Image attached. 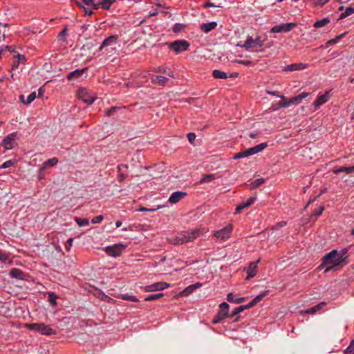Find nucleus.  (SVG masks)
<instances>
[{
    "instance_id": "obj_21",
    "label": "nucleus",
    "mask_w": 354,
    "mask_h": 354,
    "mask_svg": "<svg viewBox=\"0 0 354 354\" xmlns=\"http://www.w3.org/2000/svg\"><path fill=\"white\" fill-rule=\"evenodd\" d=\"M59 160L57 158H52L50 159H48L44 163L42 164L41 167L40 168V171L45 170L48 167H53L55 166L58 163Z\"/></svg>"
},
{
    "instance_id": "obj_58",
    "label": "nucleus",
    "mask_w": 354,
    "mask_h": 354,
    "mask_svg": "<svg viewBox=\"0 0 354 354\" xmlns=\"http://www.w3.org/2000/svg\"><path fill=\"white\" fill-rule=\"evenodd\" d=\"M66 35V30H62L58 35L59 40L61 41L64 42L65 39H64V36Z\"/></svg>"
},
{
    "instance_id": "obj_44",
    "label": "nucleus",
    "mask_w": 354,
    "mask_h": 354,
    "mask_svg": "<svg viewBox=\"0 0 354 354\" xmlns=\"http://www.w3.org/2000/svg\"><path fill=\"white\" fill-rule=\"evenodd\" d=\"M97 4H100V8L102 7L104 10H109L111 6V2L110 0H104L97 2Z\"/></svg>"
},
{
    "instance_id": "obj_35",
    "label": "nucleus",
    "mask_w": 354,
    "mask_h": 354,
    "mask_svg": "<svg viewBox=\"0 0 354 354\" xmlns=\"http://www.w3.org/2000/svg\"><path fill=\"white\" fill-rule=\"evenodd\" d=\"M84 5L91 7L93 9L97 10L100 8V4H97L94 0H82Z\"/></svg>"
},
{
    "instance_id": "obj_3",
    "label": "nucleus",
    "mask_w": 354,
    "mask_h": 354,
    "mask_svg": "<svg viewBox=\"0 0 354 354\" xmlns=\"http://www.w3.org/2000/svg\"><path fill=\"white\" fill-rule=\"evenodd\" d=\"M268 147L267 142H262L258 145H256L253 147L247 149L244 151H240L239 153H236L234 156L233 159H239L243 158L245 157H248L250 156L256 154L263 149H265Z\"/></svg>"
},
{
    "instance_id": "obj_64",
    "label": "nucleus",
    "mask_w": 354,
    "mask_h": 354,
    "mask_svg": "<svg viewBox=\"0 0 354 354\" xmlns=\"http://www.w3.org/2000/svg\"><path fill=\"white\" fill-rule=\"evenodd\" d=\"M200 286H201V283H196V284H193V285H191V286H188L187 288V290H188V289H195V288H196L198 287H200Z\"/></svg>"
},
{
    "instance_id": "obj_4",
    "label": "nucleus",
    "mask_w": 354,
    "mask_h": 354,
    "mask_svg": "<svg viewBox=\"0 0 354 354\" xmlns=\"http://www.w3.org/2000/svg\"><path fill=\"white\" fill-rule=\"evenodd\" d=\"M26 328L29 330H36L44 335H50L56 333V331L54 329L44 323L27 324Z\"/></svg>"
},
{
    "instance_id": "obj_41",
    "label": "nucleus",
    "mask_w": 354,
    "mask_h": 354,
    "mask_svg": "<svg viewBox=\"0 0 354 354\" xmlns=\"http://www.w3.org/2000/svg\"><path fill=\"white\" fill-rule=\"evenodd\" d=\"M48 301L50 302V304L52 306H56L57 305L56 300L57 299V295L53 292H48Z\"/></svg>"
},
{
    "instance_id": "obj_18",
    "label": "nucleus",
    "mask_w": 354,
    "mask_h": 354,
    "mask_svg": "<svg viewBox=\"0 0 354 354\" xmlns=\"http://www.w3.org/2000/svg\"><path fill=\"white\" fill-rule=\"evenodd\" d=\"M308 65L304 63H295L288 65L284 67V71H301L306 68Z\"/></svg>"
},
{
    "instance_id": "obj_31",
    "label": "nucleus",
    "mask_w": 354,
    "mask_h": 354,
    "mask_svg": "<svg viewBox=\"0 0 354 354\" xmlns=\"http://www.w3.org/2000/svg\"><path fill=\"white\" fill-rule=\"evenodd\" d=\"M36 97V92L31 93L26 98V100H24V96L21 95L20 99L21 100L22 102L25 104H30Z\"/></svg>"
},
{
    "instance_id": "obj_43",
    "label": "nucleus",
    "mask_w": 354,
    "mask_h": 354,
    "mask_svg": "<svg viewBox=\"0 0 354 354\" xmlns=\"http://www.w3.org/2000/svg\"><path fill=\"white\" fill-rule=\"evenodd\" d=\"M344 354H353L354 353V338L351 341L349 346L344 350Z\"/></svg>"
},
{
    "instance_id": "obj_6",
    "label": "nucleus",
    "mask_w": 354,
    "mask_h": 354,
    "mask_svg": "<svg viewBox=\"0 0 354 354\" xmlns=\"http://www.w3.org/2000/svg\"><path fill=\"white\" fill-rule=\"evenodd\" d=\"M127 247V245L126 244L118 243L113 245L106 246L104 250L109 256L117 257L121 255Z\"/></svg>"
},
{
    "instance_id": "obj_61",
    "label": "nucleus",
    "mask_w": 354,
    "mask_h": 354,
    "mask_svg": "<svg viewBox=\"0 0 354 354\" xmlns=\"http://www.w3.org/2000/svg\"><path fill=\"white\" fill-rule=\"evenodd\" d=\"M183 26L182 24H176L174 26V30L175 32L179 31L180 30L182 29Z\"/></svg>"
},
{
    "instance_id": "obj_49",
    "label": "nucleus",
    "mask_w": 354,
    "mask_h": 354,
    "mask_svg": "<svg viewBox=\"0 0 354 354\" xmlns=\"http://www.w3.org/2000/svg\"><path fill=\"white\" fill-rule=\"evenodd\" d=\"M122 298L124 300L131 301L133 302L138 301V299L135 296L123 295Z\"/></svg>"
},
{
    "instance_id": "obj_36",
    "label": "nucleus",
    "mask_w": 354,
    "mask_h": 354,
    "mask_svg": "<svg viewBox=\"0 0 354 354\" xmlns=\"http://www.w3.org/2000/svg\"><path fill=\"white\" fill-rule=\"evenodd\" d=\"M346 32H344V33H342L337 37H335V38L333 39H331L330 40H328L327 42H326V44H328V45H330V44H335L337 42H339L341 41V39L344 37L346 35Z\"/></svg>"
},
{
    "instance_id": "obj_8",
    "label": "nucleus",
    "mask_w": 354,
    "mask_h": 354,
    "mask_svg": "<svg viewBox=\"0 0 354 354\" xmlns=\"http://www.w3.org/2000/svg\"><path fill=\"white\" fill-rule=\"evenodd\" d=\"M6 49H8V50L14 53V58L15 59L13 62L12 70L18 68L20 64H25L26 63V57L24 55H21L16 52L14 48V46H6Z\"/></svg>"
},
{
    "instance_id": "obj_45",
    "label": "nucleus",
    "mask_w": 354,
    "mask_h": 354,
    "mask_svg": "<svg viewBox=\"0 0 354 354\" xmlns=\"http://www.w3.org/2000/svg\"><path fill=\"white\" fill-rule=\"evenodd\" d=\"M15 162H16V160L14 159L7 160V161L4 162L2 165H0V169H6V168L12 167L15 165Z\"/></svg>"
},
{
    "instance_id": "obj_29",
    "label": "nucleus",
    "mask_w": 354,
    "mask_h": 354,
    "mask_svg": "<svg viewBox=\"0 0 354 354\" xmlns=\"http://www.w3.org/2000/svg\"><path fill=\"white\" fill-rule=\"evenodd\" d=\"M215 179L214 174H205L203 178L198 181V185H202L207 183H210Z\"/></svg>"
},
{
    "instance_id": "obj_20",
    "label": "nucleus",
    "mask_w": 354,
    "mask_h": 354,
    "mask_svg": "<svg viewBox=\"0 0 354 354\" xmlns=\"http://www.w3.org/2000/svg\"><path fill=\"white\" fill-rule=\"evenodd\" d=\"M168 81V78L161 75H153L151 77V82L158 86H164Z\"/></svg>"
},
{
    "instance_id": "obj_51",
    "label": "nucleus",
    "mask_w": 354,
    "mask_h": 354,
    "mask_svg": "<svg viewBox=\"0 0 354 354\" xmlns=\"http://www.w3.org/2000/svg\"><path fill=\"white\" fill-rule=\"evenodd\" d=\"M324 210V207L323 205H321L320 207H319V208L315 209L314 210L313 214L315 216H320L323 213Z\"/></svg>"
},
{
    "instance_id": "obj_59",
    "label": "nucleus",
    "mask_w": 354,
    "mask_h": 354,
    "mask_svg": "<svg viewBox=\"0 0 354 354\" xmlns=\"http://www.w3.org/2000/svg\"><path fill=\"white\" fill-rule=\"evenodd\" d=\"M169 44H187V43L184 40H176L169 43Z\"/></svg>"
},
{
    "instance_id": "obj_22",
    "label": "nucleus",
    "mask_w": 354,
    "mask_h": 354,
    "mask_svg": "<svg viewBox=\"0 0 354 354\" xmlns=\"http://www.w3.org/2000/svg\"><path fill=\"white\" fill-rule=\"evenodd\" d=\"M10 276L15 279H24V273L19 268H12L10 271Z\"/></svg>"
},
{
    "instance_id": "obj_38",
    "label": "nucleus",
    "mask_w": 354,
    "mask_h": 354,
    "mask_svg": "<svg viewBox=\"0 0 354 354\" xmlns=\"http://www.w3.org/2000/svg\"><path fill=\"white\" fill-rule=\"evenodd\" d=\"M124 108L125 106H112L106 111L105 115L110 117L113 115L118 110Z\"/></svg>"
},
{
    "instance_id": "obj_32",
    "label": "nucleus",
    "mask_w": 354,
    "mask_h": 354,
    "mask_svg": "<svg viewBox=\"0 0 354 354\" xmlns=\"http://www.w3.org/2000/svg\"><path fill=\"white\" fill-rule=\"evenodd\" d=\"M330 19L328 17L324 18L322 20H318L314 24V27L319 28H322L326 26L328 23H330Z\"/></svg>"
},
{
    "instance_id": "obj_15",
    "label": "nucleus",
    "mask_w": 354,
    "mask_h": 354,
    "mask_svg": "<svg viewBox=\"0 0 354 354\" xmlns=\"http://www.w3.org/2000/svg\"><path fill=\"white\" fill-rule=\"evenodd\" d=\"M187 195V192H180V191L175 192L171 194V195L169 198L168 201L171 204H176L178 201H180L181 199H183L184 197H185Z\"/></svg>"
},
{
    "instance_id": "obj_60",
    "label": "nucleus",
    "mask_w": 354,
    "mask_h": 354,
    "mask_svg": "<svg viewBox=\"0 0 354 354\" xmlns=\"http://www.w3.org/2000/svg\"><path fill=\"white\" fill-rule=\"evenodd\" d=\"M203 6L205 8H208V7H221V6H216L214 3H212V2H207L205 3Z\"/></svg>"
},
{
    "instance_id": "obj_57",
    "label": "nucleus",
    "mask_w": 354,
    "mask_h": 354,
    "mask_svg": "<svg viewBox=\"0 0 354 354\" xmlns=\"http://www.w3.org/2000/svg\"><path fill=\"white\" fill-rule=\"evenodd\" d=\"M92 9L91 7H88V8H86V7H84V11L85 12V14L86 15H92L93 12L92 11Z\"/></svg>"
},
{
    "instance_id": "obj_19",
    "label": "nucleus",
    "mask_w": 354,
    "mask_h": 354,
    "mask_svg": "<svg viewBox=\"0 0 354 354\" xmlns=\"http://www.w3.org/2000/svg\"><path fill=\"white\" fill-rule=\"evenodd\" d=\"M87 71V68H83V69H77L75 71H73L72 72H71L68 76H67V79L68 80H75V79H78L79 77H80L86 71Z\"/></svg>"
},
{
    "instance_id": "obj_48",
    "label": "nucleus",
    "mask_w": 354,
    "mask_h": 354,
    "mask_svg": "<svg viewBox=\"0 0 354 354\" xmlns=\"http://www.w3.org/2000/svg\"><path fill=\"white\" fill-rule=\"evenodd\" d=\"M243 311V310L242 309V307H241V306L239 307H236V308H234L233 310L232 311V313L230 314V317H233Z\"/></svg>"
},
{
    "instance_id": "obj_34",
    "label": "nucleus",
    "mask_w": 354,
    "mask_h": 354,
    "mask_svg": "<svg viewBox=\"0 0 354 354\" xmlns=\"http://www.w3.org/2000/svg\"><path fill=\"white\" fill-rule=\"evenodd\" d=\"M353 13H354V7H351V6L348 7L346 8L345 11L339 15V19H344Z\"/></svg>"
},
{
    "instance_id": "obj_16",
    "label": "nucleus",
    "mask_w": 354,
    "mask_h": 354,
    "mask_svg": "<svg viewBox=\"0 0 354 354\" xmlns=\"http://www.w3.org/2000/svg\"><path fill=\"white\" fill-rule=\"evenodd\" d=\"M256 198H257L256 196H251L249 198H248L246 202H242L241 203L238 205L235 209L234 213L239 214L245 208L250 207L251 205L253 204V203L255 201Z\"/></svg>"
},
{
    "instance_id": "obj_33",
    "label": "nucleus",
    "mask_w": 354,
    "mask_h": 354,
    "mask_svg": "<svg viewBox=\"0 0 354 354\" xmlns=\"http://www.w3.org/2000/svg\"><path fill=\"white\" fill-rule=\"evenodd\" d=\"M189 46H169L171 50L179 53L188 50Z\"/></svg>"
},
{
    "instance_id": "obj_50",
    "label": "nucleus",
    "mask_w": 354,
    "mask_h": 354,
    "mask_svg": "<svg viewBox=\"0 0 354 354\" xmlns=\"http://www.w3.org/2000/svg\"><path fill=\"white\" fill-rule=\"evenodd\" d=\"M104 219V216L102 215L97 216L92 218L91 223L93 224H96L100 223Z\"/></svg>"
},
{
    "instance_id": "obj_53",
    "label": "nucleus",
    "mask_w": 354,
    "mask_h": 354,
    "mask_svg": "<svg viewBox=\"0 0 354 354\" xmlns=\"http://www.w3.org/2000/svg\"><path fill=\"white\" fill-rule=\"evenodd\" d=\"M187 139L190 143H193L196 139V135L194 133H188L187 135Z\"/></svg>"
},
{
    "instance_id": "obj_56",
    "label": "nucleus",
    "mask_w": 354,
    "mask_h": 354,
    "mask_svg": "<svg viewBox=\"0 0 354 354\" xmlns=\"http://www.w3.org/2000/svg\"><path fill=\"white\" fill-rule=\"evenodd\" d=\"M329 0H315V6H324L326 4Z\"/></svg>"
},
{
    "instance_id": "obj_27",
    "label": "nucleus",
    "mask_w": 354,
    "mask_h": 354,
    "mask_svg": "<svg viewBox=\"0 0 354 354\" xmlns=\"http://www.w3.org/2000/svg\"><path fill=\"white\" fill-rule=\"evenodd\" d=\"M354 171V166L353 167H340L333 169L334 174H339L341 172H346V174H351Z\"/></svg>"
},
{
    "instance_id": "obj_10",
    "label": "nucleus",
    "mask_w": 354,
    "mask_h": 354,
    "mask_svg": "<svg viewBox=\"0 0 354 354\" xmlns=\"http://www.w3.org/2000/svg\"><path fill=\"white\" fill-rule=\"evenodd\" d=\"M77 95L80 99L88 104H92L95 100V97L91 95L85 88H80Z\"/></svg>"
},
{
    "instance_id": "obj_37",
    "label": "nucleus",
    "mask_w": 354,
    "mask_h": 354,
    "mask_svg": "<svg viewBox=\"0 0 354 354\" xmlns=\"http://www.w3.org/2000/svg\"><path fill=\"white\" fill-rule=\"evenodd\" d=\"M281 101L279 103L280 107H288L292 104L290 98H286L285 96H281Z\"/></svg>"
},
{
    "instance_id": "obj_46",
    "label": "nucleus",
    "mask_w": 354,
    "mask_h": 354,
    "mask_svg": "<svg viewBox=\"0 0 354 354\" xmlns=\"http://www.w3.org/2000/svg\"><path fill=\"white\" fill-rule=\"evenodd\" d=\"M0 261L3 263H6L7 261L9 263L12 262V261L9 259L8 255L1 251H0Z\"/></svg>"
},
{
    "instance_id": "obj_7",
    "label": "nucleus",
    "mask_w": 354,
    "mask_h": 354,
    "mask_svg": "<svg viewBox=\"0 0 354 354\" xmlns=\"http://www.w3.org/2000/svg\"><path fill=\"white\" fill-rule=\"evenodd\" d=\"M17 135V132H13L8 134L2 140L1 146H2L6 150L13 149L17 145L16 142Z\"/></svg>"
},
{
    "instance_id": "obj_9",
    "label": "nucleus",
    "mask_w": 354,
    "mask_h": 354,
    "mask_svg": "<svg viewBox=\"0 0 354 354\" xmlns=\"http://www.w3.org/2000/svg\"><path fill=\"white\" fill-rule=\"evenodd\" d=\"M232 225L231 224L227 225L220 230L215 231L214 236L221 241H225L230 238L232 232Z\"/></svg>"
},
{
    "instance_id": "obj_40",
    "label": "nucleus",
    "mask_w": 354,
    "mask_h": 354,
    "mask_svg": "<svg viewBox=\"0 0 354 354\" xmlns=\"http://www.w3.org/2000/svg\"><path fill=\"white\" fill-rule=\"evenodd\" d=\"M162 297H163V293L153 294V295H149L147 297H145V301H151L158 299Z\"/></svg>"
},
{
    "instance_id": "obj_11",
    "label": "nucleus",
    "mask_w": 354,
    "mask_h": 354,
    "mask_svg": "<svg viewBox=\"0 0 354 354\" xmlns=\"http://www.w3.org/2000/svg\"><path fill=\"white\" fill-rule=\"evenodd\" d=\"M297 26L296 23H286L281 24L277 26H274L272 28V32H286L292 30L293 28Z\"/></svg>"
},
{
    "instance_id": "obj_47",
    "label": "nucleus",
    "mask_w": 354,
    "mask_h": 354,
    "mask_svg": "<svg viewBox=\"0 0 354 354\" xmlns=\"http://www.w3.org/2000/svg\"><path fill=\"white\" fill-rule=\"evenodd\" d=\"M234 62L236 63L243 64L245 66L254 65L253 62L248 59H236Z\"/></svg>"
},
{
    "instance_id": "obj_1",
    "label": "nucleus",
    "mask_w": 354,
    "mask_h": 354,
    "mask_svg": "<svg viewBox=\"0 0 354 354\" xmlns=\"http://www.w3.org/2000/svg\"><path fill=\"white\" fill-rule=\"evenodd\" d=\"M200 234L199 230H193L191 232H181L175 236L169 238L168 242L174 245H182L189 241H193Z\"/></svg>"
},
{
    "instance_id": "obj_17",
    "label": "nucleus",
    "mask_w": 354,
    "mask_h": 354,
    "mask_svg": "<svg viewBox=\"0 0 354 354\" xmlns=\"http://www.w3.org/2000/svg\"><path fill=\"white\" fill-rule=\"evenodd\" d=\"M259 262L258 260L257 262H251L247 269V277L245 278L246 280H249L251 278L254 277L257 274V263Z\"/></svg>"
},
{
    "instance_id": "obj_54",
    "label": "nucleus",
    "mask_w": 354,
    "mask_h": 354,
    "mask_svg": "<svg viewBox=\"0 0 354 354\" xmlns=\"http://www.w3.org/2000/svg\"><path fill=\"white\" fill-rule=\"evenodd\" d=\"M326 303L324 301H322V302L319 303L314 307L316 309V311L317 312V311L320 310L321 309H322L324 306H326Z\"/></svg>"
},
{
    "instance_id": "obj_12",
    "label": "nucleus",
    "mask_w": 354,
    "mask_h": 354,
    "mask_svg": "<svg viewBox=\"0 0 354 354\" xmlns=\"http://www.w3.org/2000/svg\"><path fill=\"white\" fill-rule=\"evenodd\" d=\"M170 287V284L166 282H157L145 287L146 292L162 290Z\"/></svg>"
},
{
    "instance_id": "obj_14",
    "label": "nucleus",
    "mask_w": 354,
    "mask_h": 354,
    "mask_svg": "<svg viewBox=\"0 0 354 354\" xmlns=\"http://www.w3.org/2000/svg\"><path fill=\"white\" fill-rule=\"evenodd\" d=\"M329 93L330 91H326L324 94L318 96L316 100L313 102V106L315 110L319 109L322 104H325L329 100Z\"/></svg>"
},
{
    "instance_id": "obj_28",
    "label": "nucleus",
    "mask_w": 354,
    "mask_h": 354,
    "mask_svg": "<svg viewBox=\"0 0 354 354\" xmlns=\"http://www.w3.org/2000/svg\"><path fill=\"white\" fill-rule=\"evenodd\" d=\"M266 182V180L263 178L255 179L249 185V188L250 189H254L259 187Z\"/></svg>"
},
{
    "instance_id": "obj_24",
    "label": "nucleus",
    "mask_w": 354,
    "mask_h": 354,
    "mask_svg": "<svg viewBox=\"0 0 354 354\" xmlns=\"http://www.w3.org/2000/svg\"><path fill=\"white\" fill-rule=\"evenodd\" d=\"M241 47H244L246 51L252 53H260L264 51V48H262V46H241Z\"/></svg>"
},
{
    "instance_id": "obj_63",
    "label": "nucleus",
    "mask_w": 354,
    "mask_h": 354,
    "mask_svg": "<svg viewBox=\"0 0 354 354\" xmlns=\"http://www.w3.org/2000/svg\"><path fill=\"white\" fill-rule=\"evenodd\" d=\"M316 312H317L316 309L315 308L314 306L312 308H310L306 310V313H308V314H315Z\"/></svg>"
},
{
    "instance_id": "obj_5",
    "label": "nucleus",
    "mask_w": 354,
    "mask_h": 354,
    "mask_svg": "<svg viewBox=\"0 0 354 354\" xmlns=\"http://www.w3.org/2000/svg\"><path fill=\"white\" fill-rule=\"evenodd\" d=\"M219 310L213 318L212 322L214 324L219 323L221 320L225 318L230 317L229 313L230 306L226 302H223L219 305Z\"/></svg>"
},
{
    "instance_id": "obj_25",
    "label": "nucleus",
    "mask_w": 354,
    "mask_h": 354,
    "mask_svg": "<svg viewBox=\"0 0 354 354\" xmlns=\"http://www.w3.org/2000/svg\"><path fill=\"white\" fill-rule=\"evenodd\" d=\"M309 95H310L309 93L303 92V93H300L298 95H296V96H295L293 97H291L290 100H291L292 104H299L303 99L306 98Z\"/></svg>"
},
{
    "instance_id": "obj_52",
    "label": "nucleus",
    "mask_w": 354,
    "mask_h": 354,
    "mask_svg": "<svg viewBox=\"0 0 354 354\" xmlns=\"http://www.w3.org/2000/svg\"><path fill=\"white\" fill-rule=\"evenodd\" d=\"M73 238H70L67 240L66 244H65V249L66 251H68L70 250L71 246H72V244H73Z\"/></svg>"
},
{
    "instance_id": "obj_42",
    "label": "nucleus",
    "mask_w": 354,
    "mask_h": 354,
    "mask_svg": "<svg viewBox=\"0 0 354 354\" xmlns=\"http://www.w3.org/2000/svg\"><path fill=\"white\" fill-rule=\"evenodd\" d=\"M117 39H118V36L117 35H111V36L104 39L102 41L101 44H109L111 43H115Z\"/></svg>"
},
{
    "instance_id": "obj_2",
    "label": "nucleus",
    "mask_w": 354,
    "mask_h": 354,
    "mask_svg": "<svg viewBox=\"0 0 354 354\" xmlns=\"http://www.w3.org/2000/svg\"><path fill=\"white\" fill-rule=\"evenodd\" d=\"M344 254V252L339 254L336 250H332L323 257L322 262L319 267L322 268L327 265L338 266L342 261Z\"/></svg>"
},
{
    "instance_id": "obj_23",
    "label": "nucleus",
    "mask_w": 354,
    "mask_h": 354,
    "mask_svg": "<svg viewBox=\"0 0 354 354\" xmlns=\"http://www.w3.org/2000/svg\"><path fill=\"white\" fill-rule=\"evenodd\" d=\"M216 26L217 23L215 21H212L209 23L202 24L201 26V29L203 32L207 33L214 30Z\"/></svg>"
},
{
    "instance_id": "obj_30",
    "label": "nucleus",
    "mask_w": 354,
    "mask_h": 354,
    "mask_svg": "<svg viewBox=\"0 0 354 354\" xmlns=\"http://www.w3.org/2000/svg\"><path fill=\"white\" fill-rule=\"evenodd\" d=\"M212 76L215 79H227L228 77L226 73L220 70H214L212 72Z\"/></svg>"
},
{
    "instance_id": "obj_39",
    "label": "nucleus",
    "mask_w": 354,
    "mask_h": 354,
    "mask_svg": "<svg viewBox=\"0 0 354 354\" xmlns=\"http://www.w3.org/2000/svg\"><path fill=\"white\" fill-rule=\"evenodd\" d=\"M75 221L77 223V225L80 227L86 226V225H88V224H89L88 218H79V217H75Z\"/></svg>"
},
{
    "instance_id": "obj_55",
    "label": "nucleus",
    "mask_w": 354,
    "mask_h": 354,
    "mask_svg": "<svg viewBox=\"0 0 354 354\" xmlns=\"http://www.w3.org/2000/svg\"><path fill=\"white\" fill-rule=\"evenodd\" d=\"M153 71L157 72V73H167V70L164 66H160L158 68H155Z\"/></svg>"
},
{
    "instance_id": "obj_62",
    "label": "nucleus",
    "mask_w": 354,
    "mask_h": 354,
    "mask_svg": "<svg viewBox=\"0 0 354 354\" xmlns=\"http://www.w3.org/2000/svg\"><path fill=\"white\" fill-rule=\"evenodd\" d=\"M127 178V176L124 174H122V173H120L119 175H118V181L119 182H122L124 181Z\"/></svg>"
},
{
    "instance_id": "obj_13",
    "label": "nucleus",
    "mask_w": 354,
    "mask_h": 354,
    "mask_svg": "<svg viewBox=\"0 0 354 354\" xmlns=\"http://www.w3.org/2000/svg\"><path fill=\"white\" fill-rule=\"evenodd\" d=\"M268 292L269 290H266L261 292L260 295H257L256 297H254L249 304L241 306V307H242L243 310L249 309L256 306L258 302H259L264 297H266L268 295Z\"/></svg>"
},
{
    "instance_id": "obj_26",
    "label": "nucleus",
    "mask_w": 354,
    "mask_h": 354,
    "mask_svg": "<svg viewBox=\"0 0 354 354\" xmlns=\"http://www.w3.org/2000/svg\"><path fill=\"white\" fill-rule=\"evenodd\" d=\"M227 300L230 303L241 304L245 300V297H236L232 292H230L227 295Z\"/></svg>"
}]
</instances>
